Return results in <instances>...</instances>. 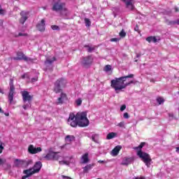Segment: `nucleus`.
Returning <instances> with one entry per match:
<instances>
[{"mask_svg": "<svg viewBox=\"0 0 179 179\" xmlns=\"http://www.w3.org/2000/svg\"><path fill=\"white\" fill-rule=\"evenodd\" d=\"M67 124L73 128H76L78 125L81 127H87L90 124L87 112H78L76 115L73 113H70Z\"/></svg>", "mask_w": 179, "mask_h": 179, "instance_id": "obj_1", "label": "nucleus"}, {"mask_svg": "<svg viewBox=\"0 0 179 179\" xmlns=\"http://www.w3.org/2000/svg\"><path fill=\"white\" fill-rule=\"evenodd\" d=\"M129 78H134V74L115 78L111 80L110 86L113 89H115V92L116 93H119V90H122V89H125L127 87L125 82H127V79H129Z\"/></svg>", "mask_w": 179, "mask_h": 179, "instance_id": "obj_2", "label": "nucleus"}, {"mask_svg": "<svg viewBox=\"0 0 179 179\" xmlns=\"http://www.w3.org/2000/svg\"><path fill=\"white\" fill-rule=\"evenodd\" d=\"M145 145H146V143L143 142L134 149L135 150H138L137 152V156H138V157L141 159L142 162H143L145 166L149 168L152 164V158L150 157V155L149 154L142 152V148H143Z\"/></svg>", "mask_w": 179, "mask_h": 179, "instance_id": "obj_3", "label": "nucleus"}, {"mask_svg": "<svg viewBox=\"0 0 179 179\" xmlns=\"http://www.w3.org/2000/svg\"><path fill=\"white\" fill-rule=\"evenodd\" d=\"M21 94L22 96V101L24 104L22 106L24 110H27L31 107V101L33 100V96L30 95L27 91H22Z\"/></svg>", "mask_w": 179, "mask_h": 179, "instance_id": "obj_4", "label": "nucleus"}, {"mask_svg": "<svg viewBox=\"0 0 179 179\" xmlns=\"http://www.w3.org/2000/svg\"><path fill=\"white\" fill-rule=\"evenodd\" d=\"M66 85V80L64 78H60L55 83L54 92L56 93H61L62 92V87H65Z\"/></svg>", "mask_w": 179, "mask_h": 179, "instance_id": "obj_5", "label": "nucleus"}, {"mask_svg": "<svg viewBox=\"0 0 179 179\" xmlns=\"http://www.w3.org/2000/svg\"><path fill=\"white\" fill-rule=\"evenodd\" d=\"M59 152L50 150L48 153L44 157L46 160H59Z\"/></svg>", "mask_w": 179, "mask_h": 179, "instance_id": "obj_6", "label": "nucleus"}, {"mask_svg": "<svg viewBox=\"0 0 179 179\" xmlns=\"http://www.w3.org/2000/svg\"><path fill=\"white\" fill-rule=\"evenodd\" d=\"M10 90L8 94V101L12 104L13 101V96H15V85H13V79H10L9 83Z\"/></svg>", "mask_w": 179, "mask_h": 179, "instance_id": "obj_7", "label": "nucleus"}, {"mask_svg": "<svg viewBox=\"0 0 179 179\" xmlns=\"http://www.w3.org/2000/svg\"><path fill=\"white\" fill-rule=\"evenodd\" d=\"M64 8H65V3L57 1L53 3L52 10L53 12H61Z\"/></svg>", "mask_w": 179, "mask_h": 179, "instance_id": "obj_8", "label": "nucleus"}, {"mask_svg": "<svg viewBox=\"0 0 179 179\" xmlns=\"http://www.w3.org/2000/svg\"><path fill=\"white\" fill-rule=\"evenodd\" d=\"M93 62V57L92 55L83 57L81 58V63L83 66L87 67L92 65Z\"/></svg>", "mask_w": 179, "mask_h": 179, "instance_id": "obj_9", "label": "nucleus"}, {"mask_svg": "<svg viewBox=\"0 0 179 179\" xmlns=\"http://www.w3.org/2000/svg\"><path fill=\"white\" fill-rule=\"evenodd\" d=\"M43 150L41 148L38 147V148H34V145H30L28 148V152L31 155H36V153H40Z\"/></svg>", "mask_w": 179, "mask_h": 179, "instance_id": "obj_10", "label": "nucleus"}, {"mask_svg": "<svg viewBox=\"0 0 179 179\" xmlns=\"http://www.w3.org/2000/svg\"><path fill=\"white\" fill-rule=\"evenodd\" d=\"M20 23H21V24H24V22H26V20H27V19H29V12L28 11H22L20 13Z\"/></svg>", "mask_w": 179, "mask_h": 179, "instance_id": "obj_11", "label": "nucleus"}, {"mask_svg": "<svg viewBox=\"0 0 179 179\" xmlns=\"http://www.w3.org/2000/svg\"><path fill=\"white\" fill-rule=\"evenodd\" d=\"M36 29L39 31H45V20L44 19L41 20V21L36 24Z\"/></svg>", "mask_w": 179, "mask_h": 179, "instance_id": "obj_12", "label": "nucleus"}, {"mask_svg": "<svg viewBox=\"0 0 179 179\" xmlns=\"http://www.w3.org/2000/svg\"><path fill=\"white\" fill-rule=\"evenodd\" d=\"M124 3L126 5V8L130 10H134L135 6H134V0H122Z\"/></svg>", "mask_w": 179, "mask_h": 179, "instance_id": "obj_13", "label": "nucleus"}, {"mask_svg": "<svg viewBox=\"0 0 179 179\" xmlns=\"http://www.w3.org/2000/svg\"><path fill=\"white\" fill-rule=\"evenodd\" d=\"M24 174H26V176H23L22 177V179H26L28 178V177H30V176H33V174H35L36 173L33 170V168L24 170L23 171Z\"/></svg>", "mask_w": 179, "mask_h": 179, "instance_id": "obj_14", "label": "nucleus"}, {"mask_svg": "<svg viewBox=\"0 0 179 179\" xmlns=\"http://www.w3.org/2000/svg\"><path fill=\"white\" fill-rule=\"evenodd\" d=\"M131 163H134V157H124L122 161V166H128Z\"/></svg>", "mask_w": 179, "mask_h": 179, "instance_id": "obj_15", "label": "nucleus"}, {"mask_svg": "<svg viewBox=\"0 0 179 179\" xmlns=\"http://www.w3.org/2000/svg\"><path fill=\"white\" fill-rule=\"evenodd\" d=\"M24 57H26V55L22 52H17V57H13V59H14V61H24Z\"/></svg>", "mask_w": 179, "mask_h": 179, "instance_id": "obj_16", "label": "nucleus"}, {"mask_svg": "<svg viewBox=\"0 0 179 179\" xmlns=\"http://www.w3.org/2000/svg\"><path fill=\"white\" fill-rule=\"evenodd\" d=\"M41 167H43V164H41V162H37L32 169L34 170V173H38L40 170H41Z\"/></svg>", "mask_w": 179, "mask_h": 179, "instance_id": "obj_17", "label": "nucleus"}, {"mask_svg": "<svg viewBox=\"0 0 179 179\" xmlns=\"http://www.w3.org/2000/svg\"><path fill=\"white\" fill-rule=\"evenodd\" d=\"M146 41L149 43H157V41H160V38L159 36H148L146 38Z\"/></svg>", "mask_w": 179, "mask_h": 179, "instance_id": "obj_18", "label": "nucleus"}, {"mask_svg": "<svg viewBox=\"0 0 179 179\" xmlns=\"http://www.w3.org/2000/svg\"><path fill=\"white\" fill-rule=\"evenodd\" d=\"M69 160H62L59 162V164L63 166L65 164L66 166H69L71 163H73V161L71 162L72 159H73V157H69Z\"/></svg>", "mask_w": 179, "mask_h": 179, "instance_id": "obj_19", "label": "nucleus"}, {"mask_svg": "<svg viewBox=\"0 0 179 179\" xmlns=\"http://www.w3.org/2000/svg\"><path fill=\"white\" fill-rule=\"evenodd\" d=\"M81 163L83 164H86L89 163V154L88 153H85L83 155H82Z\"/></svg>", "mask_w": 179, "mask_h": 179, "instance_id": "obj_20", "label": "nucleus"}, {"mask_svg": "<svg viewBox=\"0 0 179 179\" xmlns=\"http://www.w3.org/2000/svg\"><path fill=\"white\" fill-rule=\"evenodd\" d=\"M121 145H117L112 151L111 155L112 156H117L120 153V150H121Z\"/></svg>", "mask_w": 179, "mask_h": 179, "instance_id": "obj_21", "label": "nucleus"}, {"mask_svg": "<svg viewBox=\"0 0 179 179\" xmlns=\"http://www.w3.org/2000/svg\"><path fill=\"white\" fill-rule=\"evenodd\" d=\"M85 48H87V52H93L97 48V46H92V45H85Z\"/></svg>", "mask_w": 179, "mask_h": 179, "instance_id": "obj_22", "label": "nucleus"}, {"mask_svg": "<svg viewBox=\"0 0 179 179\" xmlns=\"http://www.w3.org/2000/svg\"><path fill=\"white\" fill-rule=\"evenodd\" d=\"M94 166V164H87V166H85V167L83 168V173H89V171H90V170H92Z\"/></svg>", "mask_w": 179, "mask_h": 179, "instance_id": "obj_23", "label": "nucleus"}, {"mask_svg": "<svg viewBox=\"0 0 179 179\" xmlns=\"http://www.w3.org/2000/svg\"><path fill=\"white\" fill-rule=\"evenodd\" d=\"M66 99V94L62 93L60 97L58 98V103L62 104V103H64Z\"/></svg>", "mask_w": 179, "mask_h": 179, "instance_id": "obj_24", "label": "nucleus"}, {"mask_svg": "<svg viewBox=\"0 0 179 179\" xmlns=\"http://www.w3.org/2000/svg\"><path fill=\"white\" fill-rule=\"evenodd\" d=\"M60 15H62V16H69L70 13L69 10H68V9L64 6L63 7V9L60 10Z\"/></svg>", "mask_w": 179, "mask_h": 179, "instance_id": "obj_25", "label": "nucleus"}, {"mask_svg": "<svg viewBox=\"0 0 179 179\" xmlns=\"http://www.w3.org/2000/svg\"><path fill=\"white\" fill-rule=\"evenodd\" d=\"M66 143H71V142H75V137L72 135H67L65 138Z\"/></svg>", "mask_w": 179, "mask_h": 179, "instance_id": "obj_26", "label": "nucleus"}, {"mask_svg": "<svg viewBox=\"0 0 179 179\" xmlns=\"http://www.w3.org/2000/svg\"><path fill=\"white\" fill-rule=\"evenodd\" d=\"M55 59V57H53L52 59H47L45 62V66H48V65H52Z\"/></svg>", "mask_w": 179, "mask_h": 179, "instance_id": "obj_27", "label": "nucleus"}, {"mask_svg": "<svg viewBox=\"0 0 179 179\" xmlns=\"http://www.w3.org/2000/svg\"><path fill=\"white\" fill-rule=\"evenodd\" d=\"M23 164H24V161L23 160H20V159H16L14 161V166L15 167H20L21 166H23Z\"/></svg>", "mask_w": 179, "mask_h": 179, "instance_id": "obj_28", "label": "nucleus"}, {"mask_svg": "<svg viewBox=\"0 0 179 179\" xmlns=\"http://www.w3.org/2000/svg\"><path fill=\"white\" fill-rule=\"evenodd\" d=\"M24 61H25V62H27V64H34V59L29 57L26 55L24 57Z\"/></svg>", "mask_w": 179, "mask_h": 179, "instance_id": "obj_29", "label": "nucleus"}, {"mask_svg": "<svg viewBox=\"0 0 179 179\" xmlns=\"http://www.w3.org/2000/svg\"><path fill=\"white\" fill-rule=\"evenodd\" d=\"M166 22L168 23V24L169 26H172V25H174V24H178L179 25V18L176 20H173V21L166 20Z\"/></svg>", "mask_w": 179, "mask_h": 179, "instance_id": "obj_30", "label": "nucleus"}, {"mask_svg": "<svg viewBox=\"0 0 179 179\" xmlns=\"http://www.w3.org/2000/svg\"><path fill=\"white\" fill-rule=\"evenodd\" d=\"M84 20L86 27H90V26H92V22L89 18H85Z\"/></svg>", "mask_w": 179, "mask_h": 179, "instance_id": "obj_31", "label": "nucleus"}, {"mask_svg": "<svg viewBox=\"0 0 179 179\" xmlns=\"http://www.w3.org/2000/svg\"><path fill=\"white\" fill-rule=\"evenodd\" d=\"M113 138H115V133L114 132H111L108 134L107 136H106V139H113Z\"/></svg>", "mask_w": 179, "mask_h": 179, "instance_id": "obj_32", "label": "nucleus"}, {"mask_svg": "<svg viewBox=\"0 0 179 179\" xmlns=\"http://www.w3.org/2000/svg\"><path fill=\"white\" fill-rule=\"evenodd\" d=\"M103 71L105 72H110V71H111V66L110 65L105 66V67L103 68Z\"/></svg>", "mask_w": 179, "mask_h": 179, "instance_id": "obj_33", "label": "nucleus"}, {"mask_svg": "<svg viewBox=\"0 0 179 179\" xmlns=\"http://www.w3.org/2000/svg\"><path fill=\"white\" fill-rule=\"evenodd\" d=\"M157 103H159V104H163V103H164V99H163L162 97H158L157 99Z\"/></svg>", "mask_w": 179, "mask_h": 179, "instance_id": "obj_34", "label": "nucleus"}, {"mask_svg": "<svg viewBox=\"0 0 179 179\" xmlns=\"http://www.w3.org/2000/svg\"><path fill=\"white\" fill-rule=\"evenodd\" d=\"M117 127H119L120 128H125V122H120L117 124Z\"/></svg>", "mask_w": 179, "mask_h": 179, "instance_id": "obj_35", "label": "nucleus"}, {"mask_svg": "<svg viewBox=\"0 0 179 179\" xmlns=\"http://www.w3.org/2000/svg\"><path fill=\"white\" fill-rule=\"evenodd\" d=\"M120 37H125V36H127V33L125 32V31H124V29H122L120 32Z\"/></svg>", "mask_w": 179, "mask_h": 179, "instance_id": "obj_36", "label": "nucleus"}, {"mask_svg": "<svg viewBox=\"0 0 179 179\" xmlns=\"http://www.w3.org/2000/svg\"><path fill=\"white\" fill-rule=\"evenodd\" d=\"M77 106H81L82 105V99L79 98L76 101Z\"/></svg>", "mask_w": 179, "mask_h": 179, "instance_id": "obj_37", "label": "nucleus"}, {"mask_svg": "<svg viewBox=\"0 0 179 179\" xmlns=\"http://www.w3.org/2000/svg\"><path fill=\"white\" fill-rule=\"evenodd\" d=\"M6 13V10L2 9V6L0 5V15H5Z\"/></svg>", "mask_w": 179, "mask_h": 179, "instance_id": "obj_38", "label": "nucleus"}, {"mask_svg": "<svg viewBox=\"0 0 179 179\" xmlns=\"http://www.w3.org/2000/svg\"><path fill=\"white\" fill-rule=\"evenodd\" d=\"M27 36V34L20 32L18 34V35H15V37H22V36Z\"/></svg>", "mask_w": 179, "mask_h": 179, "instance_id": "obj_39", "label": "nucleus"}, {"mask_svg": "<svg viewBox=\"0 0 179 179\" xmlns=\"http://www.w3.org/2000/svg\"><path fill=\"white\" fill-rule=\"evenodd\" d=\"M110 41L112 43H114V42L117 43V42L120 41V38H113L110 39Z\"/></svg>", "mask_w": 179, "mask_h": 179, "instance_id": "obj_40", "label": "nucleus"}, {"mask_svg": "<svg viewBox=\"0 0 179 179\" xmlns=\"http://www.w3.org/2000/svg\"><path fill=\"white\" fill-rule=\"evenodd\" d=\"M99 136H97V134H94L92 135V139L94 142H97V139H96V138H98Z\"/></svg>", "mask_w": 179, "mask_h": 179, "instance_id": "obj_41", "label": "nucleus"}, {"mask_svg": "<svg viewBox=\"0 0 179 179\" xmlns=\"http://www.w3.org/2000/svg\"><path fill=\"white\" fill-rule=\"evenodd\" d=\"M51 29L52 30H59V27L57 26V25H52L51 26Z\"/></svg>", "mask_w": 179, "mask_h": 179, "instance_id": "obj_42", "label": "nucleus"}, {"mask_svg": "<svg viewBox=\"0 0 179 179\" xmlns=\"http://www.w3.org/2000/svg\"><path fill=\"white\" fill-rule=\"evenodd\" d=\"M132 83H135V81L131 80L128 83H125L126 87H127V86H129L130 85H132Z\"/></svg>", "mask_w": 179, "mask_h": 179, "instance_id": "obj_43", "label": "nucleus"}, {"mask_svg": "<svg viewBox=\"0 0 179 179\" xmlns=\"http://www.w3.org/2000/svg\"><path fill=\"white\" fill-rule=\"evenodd\" d=\"M29 79V74L28 73H24L22 76V79Z\"/></svg>", "mask_w": 179, "mask_h": 179, "instance_id": "obj_44", "label": "nucleus"}, {"mask_svg": "<svg viewBox=\"0 0 179 179\" xmlns=\"http://www.w3.org/2000/svg\"><path fill=\"white\" fill-rule=\"evenodd\" d=\"M38 80V78L35 77V78H31V83H34L37 82Z\"/></svg>", "mask_w": 179, "mask_h": 179, "instance_id": "obj_45", "label": "nucleus"}, {"mask_svg": "<svg viewBox=\"0 0 179 179\" xmlns=\"http://www.w3.org/2000/svg\"><path fill=\"white\" fill-rule=\"evenodd\" d=\"M123 117L124 118H125L126 120H128V118H129V114H128V113H124L123 114Z\"/></svg>", "mask_w": 179, "mask_h": 179, "instance_id": "obj_46", "label": "nucleus"}, {"mask_svg": "<svg viewBox=\"0 0 179 179\" xmlns=\"http://www.w3.org/2000/svg\"><path fill=\"white\" fill-rule=\"evenodd\" d=\"M5 162H6V160L5 159H3L0 158V166L1 164H5Z\"/></svg>", "mask_w": 179, "mask_h": 179, "instance_id": "obj_47", "label": "nucleus"}, {"mask_svg": "<svg viewBox=\"0 0 179 179\" xmlns=\"http://www.w3.org/2000/svg\"><path fill=\"white\" fill-rule=\"evenodd\" d=\"M125 108H127V106L122 105V106L120 107V111H124V110H125Z\"/></svg>", "mask_w": 179, "mask_h": 179, "instance_id": "obj_48", "label": "nucleus"}, {"mask_svg": "<svg viewBox=\"0 0 179 179\" xmlns=\"http://www.w3.org/2000/svg\"><path fill=\"white\" fill-rule=\"evenodd\" d=\"M62 178H63V179H72L71 177L66 176H62Z\"/></svg>", "mask_w": 179, "mask_h": 179, "instance_id": "obj_49", "label": "nucleus"}, {"mask_svg": "<svg viewBox=\"0 0 179 179\" xmlns=\"http://www.w3.org/2000/svg\"><path fill=\"white\" fill-rule=\"evenodd\" d=\"M134 30L135 31L139 32V27L138 25H136V27H134Z\"/></svg>", "mask_w": 179, "mask_h": 179, "instance_id": "obj_50", "label": "nucleus"}, {"mask_svg": "<svg viewBox=\"0 0 179 179\" xmlns=\"http://www.w3.org/2000/svg\"><path fill=\"white\" fill-rule=\"evenodd\" d=\"M2 150H3V146H2V144H0V153H2Z\"/></svg>", "mask_w": 179, "mask_h": 179, "instance_id": "obj_51", "label": "nucleus"}, {"mask_svg": "<svg viewBox=\"0 0 179 179\" xmlns=\"http://www.w3.org/2000/svg\"><path fill=\"white\" fill-rule=\"evenodd\" d=\"M173 9H174L175 12H176V13H177V12H179V8H178V7L175 6Z\"/></svg>", "mask_w": 179, "mask_h": 179, "instance_id": "obj_52", "label": "nucleus"}, {"mask_svg": "<svg viewBox=\"0 0 179 179\" xmlns=\"http://www.w3.org/2000/svg\"><path fill=\"white\" fill-rule=\"evenodd\" d=\"M3 24V21L2 20H0V27Z\"/></svg>", "mask_w": 179, "mask_h": 179, "instance_id": "obj_53", "label": "nucleus"}, {"mask_svg": "<svg viewBox=\"0 0 179 179\" xmlns=\"http://www.w3.org/2000/svg\"><path fill=\"white\" fill-rule=\"evenodd\" d=\"M176 153H179V147L176 148Z\"/></svg>", "mask_w": 179, "mask_h": 179, "instance_id": "obj_54", "label": "nucleus"}, {"mask_svg": "<svg viewBox=\"0 0 179 179\" xmlns=\"http://www.w3.org/2000/svg\"><path fill=\"white\" fill-rule=\"evenodd\" d=\"M0 113H1V114H3V113H4L3 110H2V108H1V107H0Z\"/></svg>", "mask_w": 179, "mask_h": 179, "instance_id": "obj_55", "label": "nucleus"}, {"mask_svg": "<svg viewBox=\"0 0 179 179\" xmlns=\"http://www.w3.org/2000/svg\"><path fill=\"white\" fill-rule=\"evenodd\" d=\"M135 179H145V178L144 177H140V178L137 177V178H135Z\"/></svg>", "mask_w": 179, "mask_h": 179, "instance_id": "obj_56", "label": "nucleus"}, {"mask_svg": "<svg viewBox=\"0 0 179 179\" xmlns=\"http://www.w3.org/2000/svg\"><path fill=\"white\" fill-rule=\"evenodd\" d=\"M4 114H5V115H6V117H9V113H5Z\"/></svg>", "mask_w": 179, "mask_h": 179, "instance_id": "obj_57", "label": "nucleus"}, {"mask_svg": "<svg viewBox=\"0 0 179 179\" xmlns=\"http://www.w3.org/2000/svg\"><path fill=\"white\" fill-rule=\"evenodd\" d=\"M98 163H104V161H103V160H99V161H98Z\"/></svg>", "mask_w": 179, "mask_h": 179, "instance_id": "obj_58", "label": "nucleus"}, {"mask_svg": "<svg viewBox=\"0 0 179 179\" xmlns=\"http://www.w3.org/2000/svg\"><path fill=\"white\" fill-rule=\"evenodd\" d=\"M136 57H137V58H139V57H141V54H137Z\"/></svg>", "mask_w": 179, "mask_h": 179, "instance_id": "obj_59", "label": "nucleus"}, {"mask_svg": "<svg viewBox=\"0 0 179 179\" xmlns=\"http://www.w3.org/2000/svg\"><path fill=\"white\" fill-rule=\"evenodd\" d=\"M43 9L45 10L47 9V7H43Z\"/></svg>", "mask_w": 179, "mask_h": 179, "instance_id": "obj_60", "label": "nucleus"}, {"mask_svg": "<svg viewBox=\"0 0 179 179\" xmlns=\"http://www.w3.org/2000/svg\"><path fill=\"white\" fill-rule=\"evenodd\" d=\"M0 92H1V88H0Z\"/></svg>", "mask_w": 179, "mask_h": 179, "instance_id": "obj_61", "label": "nucleus"}]
</instances>
